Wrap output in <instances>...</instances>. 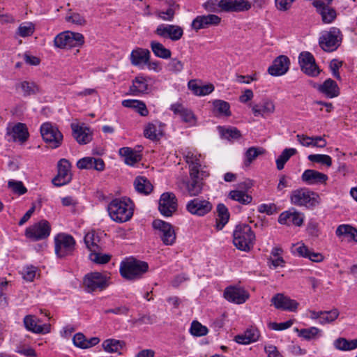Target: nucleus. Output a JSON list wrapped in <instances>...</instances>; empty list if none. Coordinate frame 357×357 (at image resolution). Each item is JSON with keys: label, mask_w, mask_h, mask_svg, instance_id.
I'll use <instances>...</instances> for the list:
<instances>
[{"label": "nucleus", "mask_w": 357, "mask_h": 357, "mask_svg": "<svg viewBox=\"0 0 357 357\" xmlns=\"http://www.w3.org/2000/svg\"><path fill=\"white\" fill-rule=\"evenodd\" d=\"M255 232L248 225H237L233 232V243L234 246L243 252L250 251L255 243Z\"/></svg>", "instance_id": "obj_3"}, {"label": "nucleus", "mask_w": 357, "mask_h": 357, "mask_svg": "<svg viewBox=\"0 0 357 357\" xmlns=\"http://www.w3.org/2000/svg\"><path fill=\"white\" fill-rule=\"evenodd\" d=\"M224 296L229 302L242 304L249 298V294L243 288L229 287L225 289Z\"/></svg>", "instance_id": "obj_22"}, {"label": "nucleus", "mask_w": 357, "mask_h": 357, "mask_svg": "<svg viewBox=\"0 0 357 357\" xmlns=\"http://www.w3.org/2000/svg\"><path fill=\"white\" fill-rule=\"evenodd\" d=\"M15 89L20 91L24 96H29L40 92L39 86L33 82H20L15 85Z\"/></svg>", "instance_id": "obj_39"}, {"label": "nucleus", "mask_w": 357, "mask_h": 357, "mask_svg": "<svg viewBox=\"0 0 357 357\" xmlns=\"http://www.w3.org/2000/svg\"><path fill=\"white\" fill-rule=\"evenodd\" d=\"M252 114L255 116L266 117L275 112V105L273 100L266 98L259 103H252L250 105Z\"/></svg>", "instance_id": "obj_20"}, {"label": "nucleus", "mask_w": 357, "mask_h": 357, "mask_svg": "<svg viewBox=\"0 0 357 357\" xmlns=\"http://www.w3.org/2000/svg\"><path fill=\"white\" fill-rule=\"evenodd\" d=\"M38 319L32 315H26L24 318V324L26 330L34 333L46 334L50 331V326L48 324L38 325Z\"/></svg>", "instance_id": "obj_31"}, {"label": "nucleus", "mask_w": 357, "mask_h": 357, "mask_svg": "<svg viewBox=\"0 0 357 357\" xmlns=\"http://www.w3.org/2000/svg\"><path fill=\"white\" fill-rule=\"evenodd\" d=\"M275 308L289 311H294L297 309L298 303L282 294H277L271 299Z\"/></svg>", "instance_id": "obj_25"}, {"label": "nucleus", "mask_w": 357, "mask_h": 357, "mask_svg": "<svg viewBox=\"0 0 357 357\" xmlns=\"http://www.w3.org/2000/svg\"><path fill=\"white\" fill-rule=\"evenodd\" d=\"M13 137L20 142H24L29 137V132L26 126L19 123L13 128Z\"/></svg>", "instance_id": "obj_55"}, {"label": "nucleus", "mask_w": 357, "mask_h": 357, "mask_svg": "<svg viewBox=\"0 0 357 357\" xmlns=\"http://www.w3.org/2000/svg\"><path fill=\"white\" fill-rule=\"evenodd\" d=\"M318 90L330 98L337 97L340 93V89L337 83L330 78L327 79L322 84L319 85Z\"/></svg>", "instance_id": "obj_34"}, {"label": "nucleus", "mask_w": 357, "mask_h": 357, "mask_svg": "<svg viewBox=\"0 0 357 357\" xmlns=\"http://www.w3.org/2000/svg\"><path fill=\"white\" fill-rule=\"evenodd\" d=\"M334 346L337 349L349 351L357 348V339L347 340L345 338H338L334 342Z\"/></svg>", "instance_id": "obj_49"}, {"label": "nucleus", "mask_w": 357, "mask_h": 357, "mask_svg": "<svg viewBox=\"0 0 357 357\" xmlns=\"http://www.w3.org/2000/svg\"><path fill=\"white\" fill-rule=\"evenodd\" d=\"M213 208L212 204L203 198H194L186 204V210L192 215L202 217L208 213Z\"/></svg>", "instance_id": "obj_15"}, {"label": "nucleus", "mask_w": 357, "mask_h": 357, "mask_svg": "<svg viewBox=\"0 0 357 357\" xmlns=\"http://www.w3.org/2000/svg\"><path fill=\"white\" fill-rule=\"evenodd\" d=\"M134 186L137 192L144 195L150 194L153 188L151 183L145 176L136 177Z\"/></svg>", "instance_id": "obj_40"}, {"label": "nucleus", "mask_w": 357, "mask_h": 357, "mask_svg": "<svg viewBox=\"0 0 357 357\" xmlns=\"http://www.w3.org/2000/svg\"><path fill=\"white\" fill-rule=\"evenodd\" d=\"M65 20L75 26H84L86 24L84 16L76 12L69 11L65 16Z\"/></svg>", "instance_id": "obj_53"}, {"label": "nucleus", "mask_w": 357, "mask_h": 357, "mask_svg": "<svg viewBox=\"0 0 357 357\" xmlns=\"http://www.w3.org/2000/svg\"><path fill=\"white\" fill-rule=\"evenodd\" d=\"M176 197L172 192H165L162 194L158 206V209L161 214L166 217L171 216L176 210Z\"/></svg>", "instance_id": "obj_19"}, {"label": "nucleus", "mask_w": 357, "mask_h": 357, "mask_svg": "<svg viewBox=\"0 0 357 357\" xmlns=\"http://www.w3.org/2000/svg\"><path fill=\"white\" fill-rule=\"evenodd\" d=\"M119 155L124 158V162L128 165H134L141 160V155L130 147H123L119 150Z\"/></svg>", "instance_id": "obj_37"}, {"label": "nucleus", "mask_w": 357, "mask_h": 357, "mask_svg": "<svg viewBox=\"0 0 357 357\" xmlns=\"http://www.w3.org/2000/svg\"><path fill=\"white\" fill-rule=\"evenodd\" d=\"M134 207V203L128 197L115 198L108 204L107 211L113 221L123 223L131 219Z\"/></svg>", "instance_id": "obj_1"}, {"label": "nucleus", "mask_w": 357, "mask_h": 357, "mask_svg": "<svg viewBox=\"0 0 357 357\" xmlns=\"http://www.w3.org/2000/svg\"><path fill=\"white\" fill-rule=\"evenodd\" d=\"M152 225L158 231V235L165 245H172L175 243L176 235L172 225L161 220H155Z\"/></svg>", "instance_id": "obj_11"}, {"label": "nucleus", "mask_w": 357, "mask_h": 357, "mask_svg": "<svg viewBox=\"0 0 357 357\" xmlns=\"http://www.w3.org/2000/svg\"><path fill=\"white\" fill-rule=\"evenodd\" d=\"M144 134L148 139H158L163 135V126L159 122L149 123L146 126Z\"/></svg>", "instance_id": "obj_35"}, {"label": "nucleus", "mask_w": 357, "mask_h": 357, "mask_svg": "<svg viewBox=\"0 0 357 357\" xmlns=\"http://www.w3.org/2000/svg\"><path fill=\"white\" fill-rule=\"evenodd\" d=\"M84 243L90 252L96 251L99 248V237L96 235L95 232H88L84 238Z\"/></svg>", "instance_id": "obj_54"}, {"label": "nucleus", "mask_w": 357, "mask_h": 357, "mask_svg": "<svg viewBox=\"0 0 357 357\" xmlns=\"http://www.w3.org/2000/svg\"><path fill=\"white\" fill-rule=\"evenodd\" d=\"M174 114L181 118L183 122L194 126L196 123V117L193 112L180 103H174L170 106Z\"/></svg>", "instance_id": "obj_24"}, {"label": "nucleus", "mask_w": 357, "mask_h": 357, "mask_svg": "<svg viewBox=\"0 0 357 357\" xmlns=\"http://www.w3.org/2000/svg\"><path fill=\"white\" fill-rule=\"evenodd\" d=\"M100 247L98 248L96 251L91 252L89 257L90 260L97 264H105L108 263L112 256L109 254H103L100 252Z\"/></svg>", "instance_id": "obj_52"}, {"label": "nucleus", "mask_w": 357, "mask_h": 357, "mask_svg": "<svg viewBox=\"0 0 357 357\" xmlns=\"http://www.w3.org/2000/svg\"><path fill=\"white\" fill-rule=\"evenodd\" d=\"M36 267L32 265L24 267L22 273L24 280L27 282H32L36 277Z\"/></svg>", "instance_id": "obj_63"}, {"label": "nucleus", "mask_w": 357, "mask_h": 357, "mask_svg": "<svg viewBox=\"0 0 357 357\" xmlns=\"http://www.w3.org/2000/svg\"><path fill=\"white\" fill-rule=\"evenodd\" d=\"M291 203L298 206L314 207L320 202L319 195L306 188H301L291 191Z\"/></svg>", "instance_id": "obj_5"}, {"label": "nucleus", "mask_w": 357, "mask_h": 357, "mask_svg": "<svg viewBox=\"0 0 357 357\" xmlns=\"http://www.w3.org/2000/svg\"><path fill=\"white\" fill-rule=\"evenodd\" d=\"M58 173L52 179V183L56 186H62L68 183L72 179L70 172L71 165L66 159H61L58 162Z\"/></svg>", "instance_id": "obj_18"}, {"label": "nucleus", "mask_w": 357, "mask_h": 357, "mask_svg": "<svg viewBox=\"0 0 357 357\" xmlns=\"http://www.w3.org/2000/svg\"><path fill=\"white\" fill-rule=\"evenodd\" d=\"M289 59L284 55L278 56L268 68V72L273 76H281L284 75L289 68Z\"/></svg>", "instance_id": "obj_23"}, {"label": "nucleus", "mask_w": 357, "mask_h": 357, "mask_svg": "<svg viewBox=\"0 0 357 357\" xmlns=\"http://www.w3.org/2000/svg\"><path fill=\"white\" fill-rule=\"evenodd\" d=\"M155 33L161 38L178 41L183 36V29L178 25L161 24L157 26Z\"/></svg>", "instance_id": "obj_16"}, {"label": "nucleus", "mask_w": 357, "mask_h": 357, "mask_svg": "<svg viewBox=\"0 0 357 357\" xmlns=\"http://www.w3.org/2000/svg\"><path fill=\"white\" fill-rule=\"evenodd\" d=\"M185 162L189 165L190 173L192 172H201L202 167L201 154L196 150L186 149L183 152Z\"/></svg>", "instance_id": "obj_26"}, {"label": "nucleus", "mask_w": 357, "mask_h": 357, "mask_svg": "<svg viewBox=\"0 0 357 357\" xmlns=\"http://www.w3.org/2000/svg\"><path fill=\"white\" fill-rule=\"evenodd\" d=\"M342 35L339 29L331 27L324 31L319 38V44L325 52H333L338 48L342 43Z\"/></svg>", "instance_id": "obj_6"}, {"label": "nucleus", "mask_w": 357, "mask_h": 357, "mask_svg": "<svg viewBox=\"0 0 357 357\" xmlns=\"http://www.w3.org/2000/svg\"><path fill=\"white\" fill-rule=\"evenodd\" d=\"M335 234L338 237L349 236L351 240L357 243V229L349 225H341L337 227Z\"/></svg>", "instance_id": "obj_42"}, {"label": "nucleus", "mask_w": 357, "mask_h": 357, "mask_svg": "<svg viewBox=\"0 0 357 357\" xmlns=\"http://www.w3.org/2000/svg\"><path fill=\"white\" fill-rule=\"evenodd\" d=\"M73 135L80 144H86L91 140L90 130L86 127L72 124Z\"/></svg>", "instance_id": "obj_33"}, {"label": "nucleus", "mask_w": 357, "mask_h": 357, "mask_svg": "<svg viewBox=\"0 0 357 357\" xmlns=\"http://www.w3.org/2000/svg\"><path fill=\"white\" fill-rule=\"evenodd\" d=\"M9 282L5 278H0V307H4L8 305L5 291L7 290Z\"/></svg>", "instance_id": "obj_62"}, {"label": "nucleus", "mask_w": 357, "mask_h": 357, "mask_svg": "<svg viewBox=\"0 0 357 357\" xmlns=\"http://www.w3.org/2000/svg\"><path fill=\"white\" fill-rule=\"evenodd\" d=\"M208 176L204 171L192 172L190 173V180L186 183L185 188L190 197L198 196L203 190V178Z\"/></svg>", "instance_id": "obj_14"}, {"label": "nucleus", "mask_w": 357, "mask_h": 357, "mask_svg": "<svg viewBox=\"0 0 357 357\" xmlns=\"http://www.w3.org/2000/svg\"><path fill=\"white\" fill-rule=\"evenodd\" d=\"M291 252L298 257L309 259L314 262H321L324 260V257L321 253L313 252L303 243L294 245Z\"/></svg>", "instance_id": "obj_21"}, {"label": "nucleus", "mask_w": 357, "mask_h": 357, "mask_svg": "<svg viewBox=\"0 0 357 357\" xmlns=\"http://www.w3.org/2000/svg\"><path fill=\"white\" fill-rule=\"evenodd\" d=\"M217 211L219 217V222L218 223V226L219 227L220 225H221V229L228 222L229 218V213L228 212L227 208L223 204H219L218 205Z\"/></svg>", "instance_id": "obj_59"}, {"label": "nucleus", "mask_w": 357, "mask_h": 357, "mask_svg": "<svg viewBox=\"0 0 357 357\" xmlns=\"http://www.w3.org/2000/svg\"><path fill=\"white\" fill-rule=\"evenodd\" d=\"M83 284L88 293L101 291L109 286V278L101 273L93 272L85 275Z\"/></svg>", "instance_id": "obj_9"}, {"label": "nucleus", "mask_w": 357, "mask_h": 357, "mask_svg": "<svg viewBox=\"0 0 357 357\" xmlns=\"http://www.w3.org/2000/svg\"><path fill=\"white\" fill-rule=\"evenodd\" d=\"M55 253L59 257H64L73 254L75 250V240L66 234H59L54 238Z\"/></svg>", "instance_id": "obj_10"}, {"label": "nucleus", "mask_w": 357, "mask_h": 357, "mask_svg": "<svg viewBox=\"0 0 357 357\" xmlns=\"http://www.w3.org/2000/svg\"><path fill=\"white\" fill-rule=\"evenodd\" d=\"M190 331L192 335L201 337L206 335L208 333V330L207 327L203 326L199 321H193L191 324Z\"/></svg>", "instance_id": "obj_60"}, {"label": "nucleus", "mask_w": 357, "mask_h": 357, "mask_svg": "<svg viewBox=\"0 0 357 357\" xmlns=\"http://www.w3.org/2000/svg\"><path fill=\"white\" fill-rule=\"evenodd\" d=\"M298 336L306 340H311L319 337L321 335V331L314 326L303 328L298 331Z\"/></svg>", "instance_id": "obj_51"}, {"label": "nucleus", "mask_w": 357, "mask_h": 357, "mask_svg": "<svg viewBox=\"0 0 357 357\" xmlns=\"http://www.w3.org/2000/svg\"><path fill=\"white\" fill-rule=\"evenodd\" d=\"M183 66L184 65L182 61L176 58H173L168 63V69L173 73H178L183 70Z\"/></svg>", "instance_id": "obj_64"}, {"label": "nucleus", "mask_w": 357, "mask_h": 357, "mask_svg": "<svg viewBox=\"0 0 357 357\" xmlns=\"http://www.w3.org/2000/svg\"><path fill=\"white\" fill-rule=\"evenodd\" d=\"M265 153V150L261 147H250L245 153L244 164L249 166L259 155Z\"/></svg>", "instance_id": "obj_50"}, {"label": "nucleus", "mask_w": 357, "mask_h": 357, "mask_svg": "<svg viewBox=\"0 0 357 357\" xmlns=\"http://www.w3.org/2000/svg\"><path fill=\"white\" fill-rule=\"evenodd\" d=\"M148 269L149 265L146 262L134 258L127 259L120 264V273L128 280L141 278Z\"/></svg>", "instance_id": "obj_4"}, {"label": "nucleus", "mask_w": 357, "mask_h": 357, "mask_svg": "<svg viewBox=\"0 0 357 357\" xmlns=\"http://www.w3.org/2000/svg\"><path fill=\"white\" fill-rule=\"evenodd\" d=\"M40 130L43 140L50 148L56 149L61 145L63 137L55 125L45 122L41 125Z\"/></svg>", "instance_id": "obj_8"}, {"label": "nucleus", "mask_w": 357, "mask_h": 357, "mask_svg": "<svg viewBox=\"0 0 357 357\" xmlns=\"http://www.w3.org/2000/svg\"><path fill=\"white\" fill-rule=\"evenodd\" d=\"M202 7L208 13L242 12L248 10L251 4L246 0H207Z\"/></svg>", "instance_id": "obj_2"}, {"label": "nucleus", "mask_w": 357, "mask_h": 357, "mask_svg": "<svg viewBox=\"0 0 357 357\" xmlns=\"http://www.w3.org/2000/svg\"><path fill=\"white\" fill-rule=\"evenodd\" d=\"M328 178L326 174L314 169H306L301 176L302 181L307 185L326 183Z\"/></svg>", "instance_id": "obj_27"}, {"label": "nucleus", "mask_w": 357, "mask_h": 357, "mask_svg": "<svg viewBox=\"0 0 357 357\" xmlns=\"http://www.w3.org/2000/svg\"><path fill=\"white\" fill-rule=\"evenodd\" d=\"M213 111L217 115L224 116H231V113L229 102L222 100H215L213 102Z\"/></svg>", "instance_id": "obj_44"}, {"label": "nucleus", "mask_w": 357, "mask_h": 357, "mask_svg": "<svg viewBox=\"0 0 357 357\" xmlns=\"http://www.w3.org/2000/svg\"><path fill=\"white\" fill-rule=\"evenodd\" d=\"M8 187L13 193L19 195H22L27 192L26 188L20 181L10 179L8 181Z\"/></svg>", "instance_id": "obj_58"}, {"label": "nucleus", "mask_w": 357, "mask_h": 357, "mask_svg": "<svg viewBox=\"0 0 357 357\" xmlns=\"http://www.w3.org/2000/svg\"><path fill=\"white\" fill-rule=\"evenodd\" d=\"M228 197L243 205L249 204L252 201L251 195H248L245 191L239 190H231L229 193Z\"/></svg>", "instance_id": "obj_41"}, {"label": "nucleus", "mask_w": 357, "mask_h": 357, "mask_svg": "<svg viewBox=\"0 0 357 357\" xmlns=\"http://www.w3.org/2000/svg\"><path fill=\"white\" fill-rule=\"evenodd\" d=\"M259 337V331L254 328L246 330L243 334L235 337L234 340L241 344H248L258 340Z\"/></svg>", "instance_id": "obj_36"}, {"label": "nucleus", "mask_w": 357, "mask_h": 357, "mask_svg": "<svg viewBox=\"0 0 357 357\" xmlns=\"http://www.w3.org/2000/svg\"><path fill=\"white\" fill-rule=\"evenodd\" d=\"M151 48L153 54L159 58L169 59L171 57V51L165 47V46L160 42L153 40L150 44Z\"/></svg>", "instance_id": "obj_43"}, {"label": "nucleus", "mask_w": 357, "mask_h": 357, "mask_svg": "<svg viewBox=\"0 0 357 357\" xmlns=\"http://www.w3.org/2000/svg\"><path fill=\"white\" fill-rule=\"evenodd\" d=\"M321 319L318 323L321 325H325L333 322L339 316L340 312L337 308H333L330 311H322Z\"/></svg>", "instance_id": "obj_56"}, {"label": "nucleus", "mask_w": 357, "mask_h": 357, "mask_svg": "<svg viewBox=\"0 0 357 357\" xmlns=\"http://www.w3.org/2000/svg\"><path fill=\"white\" fill-rule=\"evenodd\" d=\"M303 214L297 211H284L278 218V222L282 225L301 226L303 223Z\"/></svg>", "instance_id": "obj_28"}, {"label": "nucleus", "mask_w": 357, "mask_h": 357, "mask_svg": "<svg viewBox=\"0 0 357 357\" xmlns=\"http://www.w3.org/2000/svg\"><path fill=\"white\" fill-rule=\"evenodd\" d=\"M124 344L122 341L115 339H107L102 344V348L108 353L120 352L123 349Z\"/></svg>", "instance_id": "obj_45"}, {"label": "nucleus", "mask_w": 357, "mask_h": 357, "mask_svg": "<svg viewBox=\"0 0 357 357\" xmlns=\"http://www.w3.org/2000/svg\"><path fill=\"white\" fill-rule=\"evenodd\" d=\"M149 81L146 77L137 76L130 86V92L132 96H141L149 92Z\"/></svg>", "instance_id": "obj_29"}, {"label": "nucleus", "mask_w": 357, "mask_h": 357, "mask_svg": "<svg viewBox=\"0 0 357 357\" xmlns=\"http://www.w3.org/2000/svg\"><path fill=\"white\" fill-rule=\"evenodd\" d=\"M221 17L215 14L197 15L191 23V28L195 31L200 29H208L210 26H218L221 22Z\"/></svg>", "instance_id": "obj_17"}, {"label": "nucleus", "mask_w": 357, "mask_h": 357, "mask_svg": "<svg viewBox=\"0 0 357 357\" xmlns=\"http://www.w3.org/2000/svg\"><path fill=\"white\" fill-rule=\"evenodd\" d=\"M84 43V38L82 33L70 31L59 33L54 40V45L61 49L80 47Z\"/></svg>", "instance_id": "obj_7"}, {"label": "nucleus", "mask_w": 357, "mask_h": 357, "mask_svg": "<svg viewBox=\"0 0 357 357\" xmlns=\"http://www.w3.org/2000/svg\"><path fill=\"white\" fill-rule=\"evenodd\" d=\"M220 130L222 136L227 139H236L241 136L240 131L236 128H223L220 127Z\"/></svg>", "instance_id": "obj_61"}, {"label": "nucleus", "mask_w": 357, "mask_h": 357, "mask_svg": "<svg viewBox=\"0 0 357 357\" xmlns=\"http://www.w3.org/2000/svg\"><path fill=\"white\" fill-rule=\"evenodd\" d=\"M122 105L125 107L133 109L142 116H146L149 114V110L146 104L139 100L127 99L122 101Z\"/></svg>", "instance_id": "obj_38"}, {"label": "nucleus", "mask_w": 357, "mask_h": 357, "mask_svg": "<svg viewBox=\"0 0 357 357\" xmlns=\"http://www.w3.org/2000/svg\"><path fill=\"white\" fill-rule=\"evenodd\" d=\"M298 63L301 70L307 75L314 77L319 75L320 69L310 52H302L298 56Z\"/></svg>", "instance_id": "obj_13"}, {"label": "nucleus", "mask_w": 357, "mask_h": 357, "mask_svg": "<svg viewBox=\"0 0 357 357\" xmlns=\"http://www.w3.org/2000/svg\"><path fill=\"white\" fill-rule=\"evenodd\" d=\"M150 52L147 49L137 48L130 54V62L133 66H139L148 63Z\"/></svg>", "instance_id": "obj_32"}, {"label": "nucleus", "mask_w": 357, "mask_h": 357, "mask_svg": "<svg viewBox=\"0 0 357 357\" xmlns=\"http://www.w3.org/2000/svg\"><path fill=\"white\" fill-rule=\"evenodd\" d=\"M307 159L311 162L319 163L328 167L332 165V158L328 155L311 154L307 156Z\"/></svg>", "instance_id": "obj_57"}, {"label": "nucleus", "mask_w": 357, "mask_h": 357, "mask_svg": "<svg viewBox=\"0 0 357 357\" xmlns=\"http://www.w3.org/2000/svg\"><path fill=\"white\" fill-rule=\"evenodd\" d=\"M77 166L81 169H95L99 172L103 171L105 169L104 161L101 158L93 157H85L79 160Z\"/></svg>", "instance_id": "obj_30"}, {"label": "nucleus", "mask_w": 357, "mask_h": 357, "mask_svg": "<svg viewBox=\"0 0 357 357\" xmlns=\"http://www.w3.org/2000/svg\"><path fill=\"white\" fill-rule=\"evenodd\" d=\"M36 29L35 24L31 22H24L20 24L15 34L22 38L31 36Z\"/></svg>", "instance_id": "obj_46"}, {"label": "nucleus", "mask_w": 357, "mask_h": 357, "mask_svg": "<svg viewBox=\"0 0 357 357\" xmlns=\"http://www.w3.org/2000/svg\"><path fill=\"white\" fill-rule=\"evenodd\" d=\"M51 227L48 221L42 220L26 229L25 236L33 241L45 239L50 234Z\"/></svg>", "instance_id": "obj_12"}, {"label": "nucleus", "mask_w": 357, "mask_h": 357, "mask_svg": "<svg viewBox=\"0 0 357 357\" xmlns=\"http://www.w3.org/2000/svg\"><path fill=\"white\" fill-rule=\"evenodd\" d=\"M296 153L297 151L294 148L284 149L275 161L278 169L282 170L284 168L285 163L291 156L294 155Z\"/></svg>", "instance_id": "obj_48"}, {"label": "nucleus", "mask_w": 357, "mask_h": 357, "mask_svg": "<svg viewBox=\"0 0 357 357\" xmlns=\"http://www.w3.org/2000/svg\"><path fill=\"white\" fill-rule=\"evenodd\" d=\"M316 8L317 12L321 16L323 22L325 24L331 23L336 17L335 10L331 8L329 6Z\"/></svg>", "instance_id": "obj_47"}]
</instances>
